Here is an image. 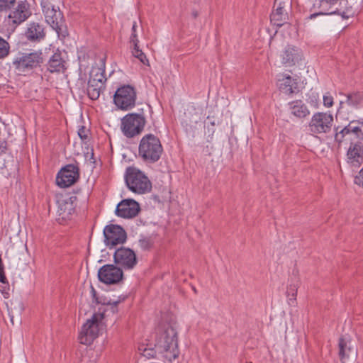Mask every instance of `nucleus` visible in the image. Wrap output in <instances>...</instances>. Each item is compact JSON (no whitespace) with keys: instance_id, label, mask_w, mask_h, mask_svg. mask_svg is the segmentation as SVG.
Masks as SVG:
<instances>
[{"instance_id":"bb28decb","label":"nucleus","mask_w":363,"mask_h":363,"mask_svg":"<svg viewBox=\"0 0 363 363\" xmlns=\"http://www.w3.org/2000/svg\"><path fill=\"white\" fill-rule=\"evenodd\" d=\"M104 86L96 84H92L88 82L87 94L91 100H96L99 99L101 90Z\"/></svg>"},{"instance_id":"e433bc0d","label":"nucleus","mask_w":363,"mask_h":363,"mask_svg":"<svg viewBox=\"0 0 363 363\" xmlns=\"http://www.w3.org/2000/svg\"><path fill=\"white\" fill-rule=\"evenodd\" d=\"M89 129L86 128L85 126L82 125L79 128L77 133L79 138L85 141L89 138Z\"/></svg>"},{"instance_id":"0eeeda50","label":"nucleus","mask_w":363,"mask_h":363,"mask_svg":"<svg viewBox=\"0 0 363 363\" xmlns=\"http://www.w3.org/2000/svg\"><path fill=\"white\" fill-rule=\"evenodd\" d=\"M136 91L130 85H123L119 87L114 96L113 101L116 106L121 110H129L135 106Z\"/></svg>"},{"instance_id":"7c9ffc66","label":"nucleus","mask_w":363,"mask_h":363,"mask_svg":"<svg viewBox=\"0 0 363 363\" xmlns=\"http://www.w3.org/2000/svg\"><path fill=\"white\" fill-rule=\"evenodd\" d=\"M9 43L3 38L0 37V59L5 58L9 54Z\"/></svg>"},{"instance_id":"f8f14e48","label":"nucleus","mask_w":363,"mask_h":363,"mask_svg":"<svg viewBox=\"0 0 363 363\" xmlns=\"http://www.w3.org/2000/svg\"><path fill=\"white\" fill-rule=\"evenodd\" d=\"M79 178V167L74 164H67L58 172L56 182L60 187L66 188L74 184Z\"/></svg>"},{"instance_id":"c03bdc74","label":"nucleus","mask_w":363,"mask_h":363,"mask_svg":"<svg viewBox=\"0 0 363 363\" xmlns=\"http://www.w3.org/2000/svg\"><path fill=\"white\" fill-rule=\"evenodd\" d=\"M91 292L92 296L95 299L96 302L97 303H99L100 301L98 300V298L96 297V291L92 286H91Z\"/></svg>"},{"instance_id":"20e7f679","label":"nucleus","mask_w":363,"mask_h":363,"mask_svg":"<svg viewBox=\"0 0 363 363\" xmlns=\"http://www.w3.org/2000/svg\"><path fill=\"white\" fill-rule=\"evenodd\" d=\"M125 180L128 189L135 194H146L152 189L150 180L143 172L135 167L127 168Z\"/></svg>"},{"instance_id":"a211bd4d","label":"nucleus","mask_w":363,"mask_h":363,"mask_svg":"<svg viewBox=\"0 0 363 363\" xmlns=\"http://www.w3.org/2000/svg\"><path fill=\"white\" fill-rule=\"evenodd\" d=\"M339 357L342 363H346L350 359L353 360L357 355V350L351 342L346 341L344 338L340 337L338 342Z\"/></svg>"},{"instance_id":"58836bf2","label":"nucleus","mask_w":363,"mask_h":363,"mask_svg":"<svg viewBox=\"0 0 363 363\" xmlns=\"http://www.w3.org/2000/svg\"><path fill=\"white\" fill-rule=\"evenodd\" d=\"M0 291L5 298H9L10 287L8 282L7 284H2L0 286Z\"/></svg>"},{"instance_id":"c9c22d12","label":"nucleus","mask_w":363,"mask_h":363,"mask_svg":"<svg viewBox=\"0 0 363 363\" xmlns=\"http://www.w3.org/2000/svg\"><path fill=\"white\" fill-rule=\"evenodd\" d=\"M137 23L134 22L132 26V33L130 37V43L133 44V46L137 47L139 44V40L138 38V35L136 33Z\"/></svg>"},{"instance_id":"2f4dec72","label":"nucleus","mask_w":363,"mask_h":363,"mask_svg":"<svg viewBox=\"0 0 363 363\" xmlns=\"http://www.w3.org/2000/svg\"><path fill=\"white\" fill-rule=\"evenodd\" d=\"M72 204L66 201H62L60 203V211L61 214H71L72 211Z\"/></svg>"},{"instance_id":"a878e982","label":"nucleus","mask_w":363,"mask_h":363,"mask_svg":"<svg viewBox=\"0 0 363 363\" xmlns=\"http://www.w3.org/2000/svg\"><path fill=\"white\" fill-rule=\"evenodd\" d=\"M106 81L104 68H93L91 69L89 82L104 86Z\"/></svg>"},{"instance_id":"423d86ee","label":"nucleus","mask_w":363,"mask_h":363,"mask_svg":"<svg viewBox=\"0 0 363 363\" xmlns=\"http://www.w3.org/2000/svg\"><path fill=\"white\" fill-rule=\"evenodd\" d=\"M145 123L146 119L143 113H128L121 119V129L125 137L132 138L143 132Z\"/></svg>"},{"instance_id":"4468645a","label":"nucleus","mask_w":363,"mask_h":363,"mask_svg":"<svg viewBox=\"0 0 363 363\" xmlns=\"http://www.w3.org/2000/svg\"><path fill=\"white\" fill-rule=\"evenodd\" d=\"M31 16L30 4L26 1H19L17 6L11 11L8 16L9 25L16 27Z\"/></svg>"},{"instance_id":"c85d7f7f","label":"nucleus","mask_w":363,"mask_h":363,"mask_svg":"<svg viewBox=\"0 0 363 363\" xmlns=\"http://www.w3.org/2000/svg\"><path fill=\"white\" fill-rule=\"evenodd\" d=\"M362 101V96L359 93H352L347 96L346 102L349 106H357Z\"/></svg>"},{"instance_id":"7ed1b4c3","label":"nucleus","mask_w":363,"mask_h":363,"mask_svg":"<svg viewBox=\"0 0 363 363\" xmlns=\"http://www.w3.org/2000/svg\"><path fill=\"white\" fill-rule=\"evenodd\" d=\"M42 11L46 22L56 31L59 37L65 38L69 35L62 13L49 0L41 2Z\"/></svg>"},{"instance_id":"de8ad7c7","label":"nucleus","mask_w":363,"mask_h":363,"mask_svg":"<svg viewBox=\"0 0 363 363\" xmlns=\"http://www.w3.org/2000/svg\"><path fill=\"white\" fill-rule=\"evenodd\" d=\"M193 15H194V18L197 17V13L196 12L193 13Z\"/></svg>"},{"instance_id":"ddd939ff","label":"nucleus","mask_w":363,"mask_h":363,"mask_svg":"<svg viewBox=\"0 0 363 363\" xmlns=\"http://www.w3.org/2000/svg\"><path fill=\"white\" fill-rule=\"evenodd\" d=\"M113 258L115 263L125 269H132L138 263L134 251L124 247L115 251Z\"/></svg>"},{"instance_id":"f257e3e1","label":"nucleus","mask_w":363,"mask_h":363,"mask_svg":"<svg viewBox=\"0 0 363 363\" xmlns=\"http://www.w3.org/2000/svg\"><path fill=\"white\" fill-rule=\"evenodd\" d=\"M155 347L164 354V357L169 361L171 362L178 358L180 352L176 329L172 325H168L161 330L156 338Z\"/></svg>"},{"instance_id":"09e8293b","label":"nucleus","mask_w":363,"mask_h":363,"mask_svg":"<svg viewBox=\"0 0 363 363\" xmlns=\"http://www.w3.org/2000/svg\"><path fill=\"white\" fill-rule=\"evenodd\" d=\"M211 124L212 125H215V122H214V121H212V122H211Z\"/></svg>"},{"instance_id":"a18cd8bd","label":"nucleus","mask_w":363,"mask_h":363,"mask_svg":"<svg viewBox=\"0 0 363 363\" xmlns=\"http://www.w3.org/2000/svg\"><path fill=\"white\" fill-rule=\"evenodd\" d=\"M6 147L5 145H0V155H1L2 153H4L6 150Z\"/></svg>"},{"instance_id":"f03ea898","label":"nucleus","mask_w":363,"mask_h":363,"mask_svg":"<svg viewBox=\"0 0 363 363\" xmlns=\"http://www.w3.org/2000/svg\"><path fill=\"white\" fill-rule=\"evenodd\" d=\"M163 152L160 139L153 134H147L140 140L138 147V156L145 162H157Z\"/></svg>"},{"instance_id":"473e14b6","label":"nucleus","mask_w":363,"mask_h":363,"mask_svg":"<svg viewBox=\"0 0 363 363\" xmlns=\"http://www.w3.org/2000/svg\"><path fill=\"white\" fill-rule=\"evenodd\" d=\"M16 1V0H0V12L9 11Z\"/></svg>"},{"instance_id":"5701e85b","label":"nucleus","mask_w":363,"mask_h":363,"mask_svg":"<svg viewBox=\"0 0 363 363\" xmlns=\"http://www.w3.org/2000/svg\"><path fill=\"white\" fill-rule=\"evenodd\" d=\"M291 113L297 118H305L310 114L306 104L301 100H296L289 104Z\"/></svg>"},{"instance_id":"dca6fc26","label":"nucleus","mask_w":363,"mask_h":363,"mask_svg":"<svg viewBox=\"0 0 363 363\" xmlns=\"http://www.w3.org/2000/svg\"><path fill=\"white\" fill-rule=\"evenodd\" d=\"M340 129V127L335 128V139L339 143H342L345 136L353 133L357 138L363 140V120L352 121L345 128Z\"/></svg>"},{"instance_id":"cd10ccee","label":"nucleus","mask_w":363,"mask_h":363,"mask_svg":"<svg viewBox=\"0 0 363 363\" xmlns=\"http://www.w3.org/2000/svg\"><path fill=\"white\" fill-rule=\"evenodd\" d=\"M138 351L142 356L147 359L153 358L156 355V350H155V348L148 347L145 345H140L138 347Z\"/></svg>"},{"instance_id":"6e6552de","label":"nucleus","mask_w":363,"mask_h":363,"mask_svg":"<svg viewBox=\"0 0 363 363\" xmlns=\"http://www.w3.org/2000/svg\"><path fill=\"white\" fill-rule=\"evenodd\" d=\"M43 62V53L40 51L24 53L13 61L14 68L21 72L30 70Z\"/></svg>"},{"instance_id":"6ab92c4d","label":"nucleus","mask_w":363,"mask_h":363,"mask_svg":"<svg viewBox=\"0 0 363 363\" xmlns=\"http://www.w3.org/2000/svg\"><path fill=\"white\" fill-rule=\"evenodd\" d=\"M347 162L359 167L363 162V145L361 143H351L347 152Z\"/></svg>"},{"instance_id":"c756f323","label":"nucleus","mask_w":363,"mask_h":363,"mask_svg":"<svg viewBox=\"0 0 363 363\" xmlns=\"http://www.w3.org/2000/svg\"><path fill=\"white\" fill-rule=\"evenodd\" d=\"M133 55L138 58L143 65H149V61L145 55V54L139 49V45L137 47L133 46L132 50Z\"/></svg>"},{"instance_id":"79ce46f5","label":"nucleus","mask_w":363,"mask_h":363,"mask_svg":"<svg viewBox=\"0 0 363 363\" xmlns=\"http://www.w3.org/2000/svg\"><path fill=\"white\" fill-rule=\"evenodd\" d=\"M0 282L2 284H7L8 281L4 271L0 272Z\"/></svg>"},{"instance_id":"a19ab883","label":"nucleus","mask_w":363,"mask_h":363,"mask_svg":"<svg viewBox=\"0 0 363 363\" xmlns=\"http://www.w3.org/2000/svg\"><path fill=\"white\" fill-rule=\"evenodd\" d=\"M354 183L359 186H363V168L359 171L354 178Z\"/></svg>"},{"instance_id":"1a4fd4ad","label":"nucleus","mask_w":363,"mask_h":363,"mask_svg":"<svg viewBox=\"0 0 363 363\" xmlns=\"http://www.w3.org/2000/svg\"><path fill=\"white\" fill-rule=\"evenodd\" d=\"M340 0H318L313 6L320 9L319 12L311 14L308 19H313L320 15H340L343 19H347L349 16L346 12L339 9Z\"/></svg>"},{"instance_id":"4be33fe9","label":"nucleus","mask_w":363,"mask_h":363,"mask_svg":"<svg viewBox=\"0 0 363 363\" xmlns=\"http://www.w3.org/2000/svg\"><path fill=\"white\" fill-rule=\"evenodd\" d=\"M65 69V61L62 59L61 53H54L48 62V70L53 73L64 72Z\"/></svg>"},{"instance_id":"393cba45","label":"nucleus","mask_w":363,"mask_h":363,"mask_svg":"<svg viewBox=\"0 0 363 363\" xmlns=\"http://www.w3.org/2000/svg\"><path fill=\"white\" fill-rule=\"evenodd\" d=\"M271 21L278 27H281L286 22L288 19V14L285 9L280 7H277L270 16Z\"/></svg>"},{"instance_id":"f704fd0d","label":"nucleus","mask_w":363,"mask_h":363,"mask_svg":"<svg viewBox=\"0 0 363 363\" xmlns=\"http://www.w3.org/2000/svg\"><path fill=\"white\" fill-rule=\"evenodd\" d=\"M126 296H120L118 300L113 301L112 302L110 301L106 303V305L110 306V309L113 313H116L118 311V304L121 301H123L126 298Z\"/></svg>"},{"instance_id":"39448f33","label":"nucleus","mask_w":363,"mask_h":363,"mask_svg":"<svg viewBox=\"0 0 363 363\" xmlns=\"http://www.w3.org/2000/svg\"><path fill=\"white\" fill-rule=\"evenodd\" d=\"M104 318V314L103 313H95L91 318L86 320L79 335L81 344L91 345L99 336Z\"/></svg>"},{"instance_id":"2eb2a0df","label":"nucleus","mask_w":363,"mask_h":363,"mask_svg":"<svg viewBox=\"0 0 363 363\" xmlns=\"http://www.w3.org/2000/svg\"><path fill=\"white\" fill-rule=\"evenodd\" d=\"M123 276L122 269L114 264H105L98 272L99 279L106 284H117L123 279Z\"/></svg>"},{"instance_id":"72a5a7b5","label":"nucleus","mask_w":363,"mask_h":363,"mask_svg":"<svg viewBox=\"0 0 363 363\" xmlns=\"http://www.w3.org/2000/svg\"><path fill=\"white\" fill-rule=\"evenodd\" d=\"M298 286L297 284H290L286 291V295L289 297V301H296L297 295Z\"/></svg>"},{"instance_id":"4c0bfd02","label":"nucleus","mask_w":363,"mask_h":363,"mask_svg":"<svg viewBox=\"0 0 363 363\" xmlns=\"http://www.w3.org/2000/svg\"><path fill=\"white\" fill-rule=\"evenodd\" d=\"M139 245L143 250H149L152 246V242L149 239L144 238L139 240Z\"/></svg>"},{"instance_id":"49530a36","label":"nucleus","mask_w":363,"mask_h":363,"mask_svg":"<svg viewBox=\"0 0 363 363\" xmlns=\"http://www.w3.org/2000/svg\"><path fill=\"white\" fill-rule=\"evenodd\" d=\"M9 316H10V321H11V324L14 325L13 315L11 314V312H10L9 310Z\"/></svg>"},{"instance_id":"9b49d317","label":"nucleus","mask_w":363,"mask_h":363,"mask_svg":"<svg viewBox=\"0 0 363 363\" xmlns=\"http://www.w3.org/2000/svg\"><path fill=\"white\" fill-rule=\"evenodd\" d=\"M104 242L110 248L123 244L127 239V235L123 228L118 225L110 224L104 229Z\"/></svg>"},{"instance_id":"9d476101","label":"nucleus","mask_w":363,"mask_h":363,"mask_svg":"<svg viewBox=\"0 0 363 363\" xmlns=\"http://www.w3.org/2000/svg\"><path fill=\"white\" fill-rule=\"evenodd\" d=\"M333 116L328 113L318 112L311 118L309 123L310 130L313 133H327L330 131Z\"/></svg>"},{"instance_id":"ea45409f","label":"nucleus","mask_w":363,"mask_h":363,"mask_svg":"<svg viewBox=\"0 0 363 363\" xmlns=\"http://www.w3.org/2000/svg\"><path fill=\"white\" fill-rule=\"evenodd\" d=\"M323 104L325 107H331L333 105V98L330 95H325L323 96Z\"/></svg>"},{"instance_id":"f3484780","label":"nucleus","mask_w":363,"mask_h":363,"mask_svg":"<svg viewBox=\"0 0 363 363\" xmlns=\"http://www.w3.org/2000/svg\"><path fill=\"white\" fill-rule=\"evenodd\" d=\"M139 203L133 199H124L116 207V214L121 218H132L140 212Z\"/></svg>"},{"instance_id":"412c9836","label":"nucleus","mask_w":363,"mask_h":363,"mask_svg":"<svg viewBox=\"0 0 363 363\" xmlns=\"http://www.w3.org/2000/svg\"><path fill=\"white\" fill-rule=\"evenodd\" d=\"M278 79V86L281 91L283 93L291 95L295 92L297 89V82L295 79H292L290 75L288 74H280Z\"/></svg>"},{"instance_id":"b1692460","label":"nucleus","mask_w":363,"mask_h":363,"mask_svg":"<svg viewBox=\"0 0 363 363\" xmlns=\"http://www.w3.org/2000/svg\"><path fill=\"white\" fill-rule=\"evenodd\" d=\"M299 59V52L298 50L295 47L288 46L283 54L282 56V63L286 66H292L295 65V63Z\"/></svg>"},{"instance_id":"aec40b11","label":"nucleus","mask_w":363,"mask_h":363,"mask_svg":"<svg viewBox=\"0 0 363 363\" xmlns=\"http://www.w3.org/2000/svg\"><path fill=\"white\" fill-rule=\"evenodd\" d=\"M26 36L30 41L39 42L45 37V28L38 22H31L28 24Z\"/></svg>"},{"instance_id":"37998d69","label":"nucleus","mask_w":363,"mask_h":363,"mask_svg":"<svg viewBox=\"0 0 363 363\" xmlns=\"http://www.w3.org/2000/svg\"><path fill=\"white\" fill-rule=\"evenodd\" d=\"M285 6H286L285 2H279V0H275V1H274V7L276 6V8L280 7L283 10V9H284Z\"/></svg>"}]
</instances>
